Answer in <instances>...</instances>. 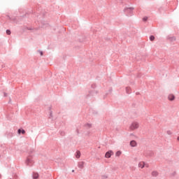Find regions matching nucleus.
I'll list each match as a JSON object with an SVG mask.
<instances>
[{"label": "nucleus", "instance_id": "obj_7", "mask_svg": "<svg viewBox=\"0 0 179 179\" xmlns=\"http://www.w3.org/2000/svg\"><path fill=\"white\" fill-rule=\"evenodd\" d=\"M152 176H153V177H157V176H159V173H157V171H153L152 173Z\"/></svg>", "mask_w": 179, "mask_h": 179}, {"label": "nucleus", "instance_id": "obj_13", "mask_svg": "<svg viewBox=\"0 0 179 179\" xmlns=\"http://www.w3.org/2000/svg\"><path fill=\"white\" fill-rule=\"evenodd\" d=\"M120 155H121V152L118 151V152H116L117 156H120Z\"/></svg>", "mask_w": 179, "mask_h": 179}, {"label": "nucleus", "instance_id": "obj_10", "mask_svg": "<svg viewBox=\"0 0 179 179\" xmlns=\"http://www.w3.org/2000/svg\"><path fill=\"white\" fill-rule=\"evenodd\" d=\"M78 167H80V169H83V162L80 163Z\"/></svg>", "mask_w": 179, "mask_h": 179}, {"label": "nucleus", "instance_id": "obj_3", "mask_svg": "<svg viewBox=\"0 0 179 179\" xmlns=\"http://www.w3.org/2000/svg\"><path fill=\"white\" fill-rule=\"evenodd\" d=\"M168 99H169L170 101H174V100H176V96H174V94H170L168 96Z\"/></svg>", "mask_w": 179, "mask_h": 179}, {"label": "nucleus", "instance_id": "obj_8", "mask_svg": "<svg viewBox=\"0 0 179 179\" xmlns=\"http://www.w3.org/2000/svg\"><path fill=\"white\" fill-rule=\"evenodd\" d=\"M76 157L77 159H79V157H80V152H79V151L76 152Z\"/></svg>", "mask_w": 179, "mask_h": 179}, {"label": "nucleus", "instance_id": "obj_17", "mask_svg": "<svg viewBox=\"0 0 179 179\" xmlns=\"http://www.w3.org/2000/svg\"><path fill=\"white\" fill-rule=\"evenodd\" d=\"M41 55H43V52H41Z\"/></svg>", "mask_w": 179, "mask_h": 179}, {"label": "nucleus", "instance_id": "obj_6", "mask_svg": "<svg viewBox=\"0 0 179 179\" xmlns=\"http://www.w3.org/2000/svg\"><path fill=\"white\" fill-rule=\"evenodd\" d=\"M33 178H34V179H38V173H34L33 174Z\"/></svg>", "mask_w": 179, "mask_h": 179}, {"label": "nucleus", "instance_id": "obj_15", "mask_svg": "<svg viewBox=\"0 0 179 179\" xmlns=\"http://www.w3.org/2000/svg\"><path fill=\"white\" fill-rule=\"evenodd\" d=\"M143 20H144V22H146V20H148V17H144Z\"/></svg>", "mask_w": 179, "mask_h": 179}, {"label": "nucleus", "instance_id": "obj_12", "mask_svg": "<svg viewBox=\"0 0 179 179\" xmlns=\"http://www.w3.org/2000/svg\"><path fill=\"white\" fill-rule=\"evenodd\" d=\"M6 34H8V36H10V30L7 29V30H6Z\"/></svg>", "mask_w": 179, "mask_h": 179}, {"label": "nucleus", "instance_id": "obj_5", "mask_svg": "<svg viewBox=\"0 0 179 179\" xmlns=\"http://www.w3.org/2000/svg\"><path fill=\"white\" fill-rule=\"evenodd\" d=\"M130 146H131V148H136V146H138V143L133 140L130 141Z\"/></svg>", "mask_w": 179, "mask_h": 179}, {"label": "nucleus", "instance_id": "obj_9", "mask_svg": "<svg viewBox=\"0 0 179 179\" xmlns=\"http://www.w3.org/2000/svg\"><path fill=\"white\" fill-rule=\"evenodd\" d=\"M31 163H33V161H31V159L28 158L27 159V164H31Z\"/></svg>", "mask_w": 179, "mask_h": 179}, {"label": "nucleus", "instance_id": "obj_16", "mask_svg": "<svg viewBox=\"0 0 179 179\" xmlns=\"http://www.w3.org/2000/svg\"><path fill=\"white\" fill-rule=\"evenodd\" d=\"M22 133V130L18 129V134H20Z\"/></svg>", "mask_w": 179, "mask_h": 179}, {"label": "nucleus", "instance_id": "obj_2", "mask_svg": "<svg viewBox=\"0 0 179 179\" xmlns=\"http://www.w3.org/2000/svg\"><path fill=\"white\" fill-rule=\"evenodd\" d=\"M113 155H114V152L111 150L108 151L106 155H105V157L106 159H110V157H111V156H113Z\"/></svg>", "mask_w": 179, "mask_h": 179}, {"label": "nucleus", "instance_id": "obj_4", "mask_svg": "<svg viewBox=\"0 0 179 179\" xmlns=\"http://www.w3.org/2000/svg\"><path fill=\"white\" fill-rule=\"evenodd\" d=\"M145 165L146 164H145V162H140L138 164V169H144Z\"/></svg>", "mask_w": 179, "mask_h": 179}, {"label": "nucleus", "instance_id": "obj_1", "mask_svg": "<svg viewBox=\"0 0 179 179\" xmlns=\"http://www.w3.org/2000/svg\"><path fill=\"white\" fill-rule=\"evenodd\" d=\"M139 128V123L136 122H132L129 126L130 131H135V129H138Z\"/></svg>", "mask_w": 179, "mask_h": 179}, {"label": "nucleus", "instance_id": "obj_14", "mask_svg": "<svg viewBox=\"0 0 179 179\" xmlns=\"http://www.w3.org/2000/svg\"><path fill=\"white\" fill-rule=\"evenodd\" d=\"M21 133H22L23 135H24V134H26V131L22 129V130L21 131Z\"/></svg>", "mask_w": 179, "mask_h": 179}, {"label": "nucleus", "instance_id": "obj_11", "mask_svg": "<svg viewBox=\"0 0 179 179\" xmlns=\"http://www.w3.org/2000/svg\"><path fill=\"white\" fill-rule=\"evenodd\" d=\"M150 41H155V36H151L150 37Z\"/></svg>", "mask_w": 179, "mask_h": 179}, {"label": "nucleus", "instance_id": "obj_19", "mask_svg": "<svg viewBox=\"0 0 179 179\" xmlns=\"http://www.w3.org/2000/svg\"><path fill=\"white\" fill-rule=\"evenodd\" d=\"M0 178H1V174H0Z\"/></svg>", "mask_w": 179, "mask_h": 179}, {"label": "nucleus", "instance_id": "obj_18", "mask_svg": "<svg viewBox=\"0 0 179 179\" xmlns=\"http://www.w3.org/2000/svg\"><path fill=\"white\" fill-rule=\"evenodd\" d=\"M72 173H75V170H73V171H72Z\"/></svg>", "mask_w": 179, "mask_h": 179}]
</instances>
